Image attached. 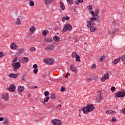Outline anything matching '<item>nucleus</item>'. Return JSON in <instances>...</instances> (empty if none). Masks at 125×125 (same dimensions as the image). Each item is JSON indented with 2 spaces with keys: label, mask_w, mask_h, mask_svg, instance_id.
I'll list each match as a JSON object with an SVG mask.
<instances>
[{
  "label": "nucleus",
  "mask_w": 125,
  "mask_h": 125,
  "mask_svg": "<svg viewBox=\"0 0 125 125\" xmlns=\"http://www.w3.org/2000/svg\"><path fill=\"white\" fill-rule=\"evenodd\" d=\"M97 21V22H99V18L95 17L90 18L89 20L87 21V26L88 28H90V31L92 33L95 32L97 29L96 27L93 26H94V22L93 21Z\"/></svg>",
  "instance_id": "nucleus-1"
},
{
  "label": "nucleus",
  "mask_w": 125,
  "mask_h": 125,
  "mask_svg": "<svg viewBox=\"0 0 125 125\" xmlns=\"http://www.w3.org/2000/svg\"><path fill=\"white\" fill-rule=\"evenodd\" d=\"M95 107L91 104H87V106L84 108H82L79 110V112H83L84 114H87L89 112H92L94 111Z\"/></svg>",
  "instance_id": "nucleus-2"
},
{
  "label": "nucleus",
  "mask_w": 125,
  "mask_h": 125,
  "mask_svg": "<svg viewBox=\"0 0 125 125\" xmlns=\"http://www.w3.org/2000/svg\"><path fill=\"white\" fill-rule=\"evenodd\" d=\"M73 29V27H72V25L70 23H67L65 24L64 26V28L62 30V33H66L67 31H71Z\"/></svg>",
  "instance_id": "nucleus-3"
},
{
  "label": "nucleus",
  "mask_w": 125,
  "mask_h": 125,
  "mask_svg": "<svg viewBox=\"0 0 125 125\" xmlns=\"http://www.w3.org/2000/svg\"><path fill=\"white\" fill-rule=\"evenodd\" d=\"M51 123L53 124V125H61V120L59 119H53L51 121Z\"/></svg>",
  "instance_id": "nucleus-4"
},
{
  "label": "nucleus",
  "mask_w": 125,
  "mask_h": 125,
  "mask_svg": "<svg viewBox=\"0 0 125 125\" xmlns=\"http://www.w3.org/2000/svg\"><path fill=\"white\" fill-rule=\"evenodd\" d=\"M44 62L47 64L53 65V60L52 59H44Z\"/></svg>",
  "instance_id": "nucleus-5"
},
{
  "label": "nucleus",
  "mask_w": 125,
  "mask_h": 125,
  "mask_svg": "<svg viewBox=\"0 0 125 125\" xmlns=\"http://www.w3.org/2000/svg\"><path fill=\"white\" fill-rule=\"evenodd\" d=\"M115 96L118 98L120 97V98L124 97V96H125V92H122V91H119L118 92L115 94Z\"/></svg>",
  "instance_id": "nucleus-6"
},
{
  "label": "nucleus",
  "mask_w": 125,
  "mask_h": 125,
  "mask_svg": "<svg viewBox=\"0 0 125 125\" xmlns=\"http://www.w3.org/2000/svg\"><path fill=\"white\" fill-rule=\"evenodd\" d=\"M15 85L14 84H11L9 87L6 88V90H8V91H10V92H14V91H15Z\"/></svg>",
  "instance_id": "nucleus-7"
},
{
  "label": "nucleus",
  "mask_w": 125,
  "mask_h": 125,
  "mask_svg": "<svg viewBox=\"0 0 125 125\" xmlns=\"http://www.w3.org/2000/svg\"><path fill=\"white\" fill-rule=\"evenodd\" d=\"M97 97H96V99L97 100H102V94H103V93L102 92H101V91H98L97 92Z\"/></svg>",
  "instance_id": "nucleus-8"
},
{
  "label": "nucleus",
  "mask_w": 125,
  "mask_h": 125,
  "mask_svg": "<svg viewBox=\"0 0 125 125\" xmlns=\"http://www.w3.org/2000/svg\"><path fill=\"white\" fill-rule=\"evenodd\" d=\"M13 68L15 70L20 68L21 67V64H20V62H16L15 63H13L12 64Z\"/></svg>",
  "instance_id": "nucleus-9"
},
{
  "label": "nucleus",
  "mask_w": 125,
  "mask_h": 125,
  "mask_svg": "<svg viewBox=\"0 0 125 125\" xmlns=\"http://www.w3.org/2000/svg\"><path fill=\"white\" fill-rule=\"evenodd\" d=\"M44 42H46V43H49L50 42H53V40H52V38L50 37H46L44 40Z\"/></svg>",
  "instance_id": "nucleus-10"
},
{
  "label": "nucleus",
  "mask_w": 125,
  "mask_h": 125,
  "mask_svg": "<svg viewBox=\"0 0 125 125\" xmlns=\"http://www.w3.org/2000/svg\"><path fill=\"white\" fill-rule=\"evenodd\" d=\"M120 60H121V57H119L118 59H115L114 61L112 62V64L116 65L119 63Z\"/></svg>",
  "instance_id": "nucleus-11"
},
{
  "label": "nucleus",
  "mask_w": 125,
  "mask_h": 125,
  "mask_svg": "<svg viewBox=\"0 0 125 125\" xmlns=\"http://www.w3.org/2000/svg\"><path fill=\"white\" fill-rule=\"evenodd\" d=\"M24 89H25V87H24V86H19L18 87V90H19V91L21 93L23 92Z\"/></svg>",
  "instance_id": "nucleus-12"
},
{
  "label": "nucleus",
  "mask_w": 125,
  "mask_h": 125,
  "mask_svg": "<svg viewBox=\"0 0 125 125\" xmlns=\"http://www.w3.org/2000/svg\"><path fill=\"white\" fill-rule=\"evenodd\" d=\"M70 70L72 72H77V67L74 66V65L72 64L70 65Z\"/></svg>",
  "instance_id": "nucleus-13"
},
{
  "label": "nucleus",
  "mask_w": 125,
  "mask_h": 125,
  "mask_svg": "<svg viewBox=\"0 0 125 125\" xmlns=\"http://www.w3.org/2000/svg\"><path fill=\"white\" fill-rule=\"evenodd\" d=\"M9 77L10 78H13L14 79H15L18 77V75L15 73H11L9 74Z\"/></svg>",
  "instance_id": "nucleus-14"
},
{
  "label": "nucleus",
  "mask_w": 125,
  "mask_h": 125,
  "mask_svg": "<svg viewBox=\"0 0 125 125\" xmlns=\"http://www.w3.org/2000/svg\"><path fill=\"white\" fill-rule=\"evenodd\" d=\"M119 31V29L118 28H115L113 31L111 32L110 30H108V34L110 35H114L116 33V32H118Z\"/></svg>",
  "instance_id": "nucleus-15"
},
{
  "label": "nucleus",
  "mask_w": 125,
  "mask_h": 125,
  "mask_svg": "<svg viewBox=\"0 0 125 125\" xmlns=\"http://www.w3.org/2000/svg\"><path fill=\"white\" fill-rule=\"evenodd\" d=\"M106 114H107V115H113L114 114H116V112L114 111L110 110L106 111Z\"/></svg>",
  "instance_id": "nucleus-16"
},
{
  "label": "nucleus",
  "mask_w": 125,
  "mask_h": 125,
  "mask_svg": "<svg viewBox=\"0 0 125 125\" xmlns=\"http://www.w3.org/2000/svg\"><path fill=\"white\" fill-rule=\"evenodd\" d=\"M106 59V57L105 56H102L99 58V61L100 62H104Z\"/></svg>",
  "instance_id": "nucleus-17"
},
{
  "label": "nucleus",
  "mask_w": 125,
  "mask_h": 125,
  "mask_svg": "<svg viewBox=\"0 0 125 125\" xmlns=\"http://www.w3.org/2000/svg\"><path fill=\"white\" fill-rule=\"evenodd\" d=\"M10 47H11V49L14 50V49H15V48H16V47H17V45H16V44H15V43H12L10 45Z\"/></svg>",
  "instance_id": "nucleus-18"
},
{
  "label": "nucleus",
  "mask_w": 125,
  "mask_h": 125,
  "mask_svg": "<svg viewBox=\"0 0 125 125\" xmlns=\"http://www.w3.org/2000/svg\"><path fill=\"white\" fill-rule=\"evenodd\" d=\"M60 6L62 10H65V6H64V3H63L62 2H60Z\"/></svg>",
  "instance_id": "nucleus-19"
},
{
  "label": "nucleus",
  "mask_w": 125,
  "mask_h": 125,
  "mask_svg": "<svg viewBox=\"0 0 125 125\" xmlns=\"http://www.w3.org/2000/svg\"><path fill=\"white\" fill-rule=\"evenodd\" d=\"M46 50H53V46L52 45H49L45 48Z\"/></svg>",
  "instance_id": "nucleus-20"
},
{
  "label": "nucleus",
  "mask_w": 125,
  "mask_h": 125,
  "mask_svg": "<svg viewBox=\"0 0 125 125\" xmlns=\"http://www.w3.org/2000/svg\"><path fill=\"white\" fill-rule=\"evenodd\" d=\"M16 24L17 25H21V20L20 18H17L16 21Z\"/></svg>",
  "instance_id": "nucleus-21"
},
{
  "label": "nucleus",
  "mask_w": 125,
  "mask_h": 125,
  "mask_svg": "<svg viewBox=\"0 0 125 125\" xmlns=\"http://www.w3.org/2000/svg\"><path fill=\"white\" fill-rule=\"evenodd\" d=\"M53 39L55 42H59L60 40V38H59V37H58V36H54Z\"/></svg>",
  "instance_id": "nucleus-22"
},
{
  "label": "nucleus",
  "mask_w": 125,
  "mask_h": 125,
  "mask_svg": "<svg viewBox=\"0 0 125 125\" xmlns=\"http://www.w3.org/2000/svg\"><path fill=\"white\" fill-rule=\"evenodd\" d=\"M3 123L5 124V125H9V122L8 121V119L5 118L4 119Z\"/></svg>",
  "instance_id": "nucleus-23"
},
{
  "label": "nucleus",
  "mask_w": 125,
  "mask_h": 125,
  "mask_svg": "<svg viewBox=\"0 0 125 125\" xmlns=\"http://www.w3.org/2000/svg\"><path fill=\"white\" fill-rule=\"evenodd\" d=\"M29 30L30 32L31 33H34V32L36 31V27L35 26H31Z\"/></svg>",
  "instance_id": "nucleus-24"
},
{
  "label": "nucleus",
  "mask_w": 125,
  "mask_h": 125,
  "mask_svg": "<svg viewBox=\"0 0 125 125\" xmlns=\"http://www.w3.org/2000/svg\"><path fill=\"white\" fill-rule=\"evenodd\" d=\"M104 77L105 78V80H108L110 78V75H109V73H107L104 75Z\"/></svg>",
  "instance_id": "nucleus-25"
},
{
  "label": "nucleus",
  "mask_w": 125,
  "mask_h": 125,
  "mask_svg": "<svg viewBox=\"0 0 125 125\" xmlns=\"http://www.w3.org/2000/svg\"><path fill=\"white\" fill-rule=\"evenodd\" d=\"M2 98L5 100H7L9 97H8V94H6L5 95H3L2 96Z\"/></svg>",
  "instance_id": "nucleus-26"
},
{
  "label": "nucleus",
  "mask_w": 125,
  "mask_h": 125,
  "mask_svg": "<svg viewBox=\"0 0 125 125\" xmlns=\"http://www.w3.org/2000/svg\"><path fill=\"white\" fill-rule=\"evenodd\" d=\"M22 60L23 62H24L25 63H27V62L29 61V59H28V58L26 57H24L22 58Z\"/></svg>",
  "instance_id": "nucleus-27"
},
{
  "label": "nucleus",
  "mask_w": 125,
  "mask_h": 125,
  "mask_svg": "<svg viewBox=\"0 0 125 125\" xmlns=\"http://www.w3.org/2000/svg\"><path fill=\"white\" fill-rule=\"evenodd\" d=\"M42 34L43 36H46L48 34V31L47 30H43Z\"/></svg>",
  "instance_id": "nucleus-28"
},
{
  "label": "nucleus",
  "mask_w": 125,
  "mask_h": 125,
  "mask_svg": "<svg viewBox=\"0 0 125 125\" xmlns=\"http://www.w3.org/2000/svg\"><path fill=\"white\" fill-rule=\"evenodd\" d=\"M52 0H45V4H50L52 2Z\"/></svg>",
  "instance_id": "nucleus-29"
},
{
  "label": "nucleus",
  "mask_w": 125,
  "mask_h": 125,
  "mask_svg": "<svg viewBox=\"0 0 125 125\" xmlns=\"http://www.w3.org/2000/svg\"><path fill=\"white\" fill-rule=\"evenodd\" d=\"M18 53H20V54H22L24 53V49H19L18 50Z\"/></svg>",
  "instance_id": "nucleus-30"
},
{
  "label": "nucleus",
  "mask_w": 125,
  "mask_h": 125,
  "mask_svg": "<svg viewBox=\"0 0 125 125\" xmlns=\"http://www.w3.org/2000/svg\"><path fill=\"white\" fill-rule=\"evenodd\" d=\"M50 98H51V99H55L56 97H55V95L54 94H51L50 95Z\"/></svg>",
  "instance_id": "nucleus-31"
},
{
  "label": "nucleus",
  "mask_w": 125,
  "mask_h": 125,
  "mask_svg": "<svg viewBox=\"0 0 125 125\" xmlns=\"http://www.w3.org/2000/svg\"><path fill=\"white\" fill-rule=\"evenodd\" d=\"M75 58L76 59V61H77L78 62H80L81 61V60L80 59V56H79V55H77Z\"/></svg>",
  "instance_id": "nucleus-32"
},
{
  "label": "nucleus",
  "mask_w": 125,
  "mask_h": 125,
  "mask_svg": "<svg viewBox=\"0 0 125 125\" xmlns=\"http://www.w3.org/2000/svg\"><path fill=\"white\" fill-rule=\"evenodd\" d=\"M98 13H99V10H98V9L96 10L95 11V15H93L92 17L97 16V14H98Z\"/></svg>",
  "instance_id": "nucleus-33"
},
{
  "label": "nucleus",
  "mask_w": 125,
  "mask_h": 125,
  "mask_svg": "<svg viewBox=\"0 0 125 125\" xmlns=\"http://www.w3.org/2000/svg\"><path fill=\"white\" fill-rule=\"evenodd\" d=\"M77 55H78V54L77 53L73 52L72 54V58H75Z\"/></svg>",
  "instance_id": "nucleus-34"
},
{
  "label": "nucleus",
  "mask_w": 125,
  "mask_h": 125,
  "mask_svg": "<svg viewBox=\"0 0 125 125\" xmlns=\"http://www.w3.org/2000/svg\"><path fill=\"white\" fill-rule=\"evenodd\" d=\"M29 5L30 6H34V5H35V2L32 1H30Z\"/></svg>",
  "instance_id": "nucleus-35"
},
{
  "label": "nucleus",
  "mask_w": 125,
  "mask_h": 125,
  "mask_svg": "<svg viewBox=\"0 0 125 125\" xmlns=\"http://www.w3.org/2000/svg\"><path fill=\"white\" fill-rule=\"evenodd\" d=\"M106 80V79L104 76L102 77L100 79L101 82H105Z\"/></svg>",
  "instance_id": "nucleus-36"
},
{
  "label": "nucleus",
  "mask_w": 125,
  "mask_h": 125,
  "mask_svg": "<svg viewBox=\"0 0 125 125\" xmlns=\"http://www.w3.org/2000/svg\"><path fill=\"white\" fill-rule=\"evenodd\" d=\"M30 50L32 51V52H34V51H36V48L34 47H31L30 48Z\"/></svg>",
  "instance_id": "nucleus-37"
},
{
  "label": "nucleus",
  "mask_w": 125,
  "mask_h": 125,
  "mask_svg": "<svg viewBox=\"0 0 125 125\" xmlns=\"http://www.w3.org/2000/svg\"><path fill=\"white\" fill-rule=\"evenodd\" d=\"M88 10L90 11V10H92V6L91 5H89L87 6Z\"/></svg>",
  "instance_id": "nucleus-38"
},
{
  "label": "nucleus",
  "mask_w": 125,
  "mask_h": 125,
  "mask_svg": "<svg viewBox=\"0 0 125 125\" xmlns=\"http://www.w3.org/2000/svg\"><path fill=\"white\" fill-rule=\"evenodd\" d=\"M61 92H64V91H66V88L64 87H62L61 88Z\"/></svg>",
  "instance_id": "nucleus-39"
},
{
  "label": "nucleus",
  "mask_w": 125,
  "mask_h": 125,
  "mask_svg": "<svg viewBox=\"0 0 125 125\" xmlns=\"http://www.w3.org/2000/svg\"><path fill=\"white\" fill-rule=\"evenodd\" d=\"M67 1L69 4H73V3H74L73 0H67Z\"/></svg>",
  "instance_id": "nucleus-40"
},
{
  "label": "nucleus",
  "mask_w": 125,
  "mask_h": 125,
  "mask_svg": "<svg viewBox=\"0 0 125 125\" xmlns=\"http://www.w3.org/2000/svg\"><path fill=\"white\" fill-rule=\"evenodd\" d=\"M49 100V97L47 96L44 99V102H48Z\"/></svg>",
  "instance_id": "nucleus-41"
},
{
  "label": "nucleus",
  "mask_w": 125,
  "mask_h": 125,
  "mask_svg": "<svg viewBox=\"0 0 125 125\" xmlns=\"http://www.w3.org/2000/svg\"><path fill=\"white\" fill-rule=\"evenodd\" d=\"M119 57H120L122 61H125V55H124L122 56H120Z\"/></svg>",
  "instance_id": "nucleus-42"
},
{
  "label": "nucleus",
  "mask_w": 125,
  "mask_h": 125,
  "mask_svg": "<svg viewBox=\"0 0 125 125\" xmlns=\"http://www.w3.org/2000/svg\"><path fill=\"white\" fill-rule=\"evenodd\" d=\"M17 60H18V57H16L15 58H14L13 60H12V62H13V63H15V62H17Z\"/></svg>",
  "instance_id": "nucleus-43"
},
{
  "label": "nucleus",
  "mask_w": 125,
  "mask_h": 125,
  "mask_svg": "<svg viewBox=\"0 0 125 125\" xmlns=\"http://www.w3.org/2000/svg\"><path fill=\"white\" fill-rule=\"evenodd\" d=\"M115 90H116V88L114 86H113L111 88V91L112 92H115Z\"/></svg>",
  "instance_id": "nucleus-44"
},
{
  "label": "nucleus",
  "mask_w": 125,
  "mask_h": 125,
  "mask_svg": "<svg viewBox=\"0 0 125 125\" xmlns=\"http://www.w3.org/2000/svg\"><path fill=\"white\" fill-rule=\"evenodd\" d=\"M45 96L47 97L48 95H49V92L48 91H45L44 92Z\"/></svg>",
  "instance_id": "nucleus-45"
},
{
  "label": "nucleus",
  "mask_w": 125,
  "mask_h": 125,
  "mask_svg": "<svg viewBox=\"0 0 125 125\" xmlns=\"http://www.w3.org/2000/svg\"><path fill=\"white\" fill-rule=\"evenodd\" d=\"M38 72H39V70H38V69H35L33 70V73L34 74H37Z\"/></svg>",
  "instance_id": "nucleus-46"
},
{
  "label": "nucleus",
  "mask_w": 125,
  "mask_h": 125,
  "mask_svg": "<svg viewBox=\"0 0 125 125\" xmlns=\"http://www.w3.org/2000/svg\"><path fill=\"white\" fill-rule=\"evenodd\" d=\"M33 69H37V68H38V65L37 64H34L33 66Z\"/></svg>",
  "instance_id": "nucleus-47"
},
{
  "label": "nucleus",
  "mask_w": 125,
  "mask_h": 125,
  "mask_svg": "<svg viewBox=\"0 0 125 125\" xmlns=\"http://www.w3.org/2000/svg\"><path fill=\"white\" fill-rule=\"evenodd\" d=\"M86 81H87V82H90V81H92V78H87Z\"/></svg>",
  "instance_id": "nucleus-48"
},
{
  "label": "nucleus",
  "mask_w": 125,
  "mask_h": 125,
  "mask_svg": "<svg viewBox=\"0 0 125 125\" xmlns=\"http://www.w3.org/2000/svg\"><path fill=\"white\" fill-rule=\"evenodd\" d=\"M92 69H95L96 68V65L95 64H93L91 66Z\"/></svg>",
  "instance_id": "nucleus-49"
},
{
  "label": "nucleus",
  "mask_w": 125,
  "mask_h": 125,
  "mask_svg": "<svg viewBox=\"0 0 125 125\" xmlns=\"http://www.w3.org/2000/svg\"><path fill=\"white\" fill-rule=\"evenodd\" d=\"M78 2H79V3H82L83 2V0H78Z\"/></svg>",
  "instance_id": "nucleus-50"
},
{
  "label": "nucleus",
  "mask_w": 125,
  "mask_h": 125,
  "mask_svg": "<svg viewBox=\"0 0 125 125\" xmlns=\"http://www.w3.org/2000/svg\"><path fill=\"white\" fill-rule=\"evenodd\" d=\"M122 112L124 115H125V108L122 110Z\"/></svg>",
  "instance_id": "nucleus-51"
},
{
  "label": "nucleus",
  "mask_w": 125,
  "mask_h": 125,
  "mask_svg": "<svg viewBox=\"0 0 125 125\" xmlns=\"http://www.w3.org/2000/svg\"><path fill=\"white\" fill-rule=\"evenodd\" d=\"M3 54H4L3 53L0 52V57H2V56H3Z\"/></svg>",
  "instance_id": "nucleus-52"
},
{
  "label": "nucleus",
  "mask_w": 125,
  "mask_h": 125,
  "mask_svg": "<svg viewBox=\"0 0 125 125\" xmlns=\"http://www.w3.org/2000/svg\"><path fill=\"white\" fill-rule=\"evenodd\" d=\"M62 21L64 22V21H66V17H63L62 18Z\"/></svg>",
  "instance_id": "nucleus-53"
},
{
  "label": "nucleus",
  "mask_w": 125,
  "mask_h": 125,
  "mask_svg": "<svg viewBox=\"0 0 125 125\" xmlns=\"http://www.w3.org/2000/svg\"><path fill=\"white\" fill-rule=\"evenodd\" d=\"M90 13H91V14H92V15H95V14L94 13V11H91L90 12Z\"/></svg>",
  "instance_id": "nucleus-54"
},
{
  "label": "nucleus",
  "mask_w": 125,
  "mask_h": 125,
  "mask_svg": "<svg viewBox=\"0 0 125 125\" xmlns=\"http://www.w3.org/2000/svg\"><path fill=\"white\" fill-rule=\"evenodd\" d=\"M60 108H61V105L59 104V105L57 106V109H60Z\"/></svg>",
  "instance_id": "nucleus-55"
},
{
  "label": "nucleus",
  "mask_w": 125,
  "mask_h": 125,
  "mask_svg": "<svg viewBox=\"0 0 125 125\" xmlns=\"http://www.w3.org/2000/svg\"><path fill=\"white\" fill-rule=\"evenodd\" d=\"M43 78H47V75H46V74H43L42 75Z\"/></svg>",
  "instance_id": "nucleus-56"
},
{
  "label": "nucleus",
  "mask_w": 125,
  "mask_h": 125,
  "mask_svg": "<svg viewBox=\"0 0 125 125\" xmlns=\"http://www.w3.org/2000/svg\"><path fill=\"white\" fill-rule=\"evenodd\" d=\"M116 118H115V117H113V118H112V122H116Z\"/></svg>",
  "instance_id": "nucleus-57"
},
{
  "label": "nucleus",
  "mask_w": 125,
  "mask_h": 125,
  "mask_svg": "<svg viewBox=\"0 0 125 125\" xmlns=\"http://www.w3.org/2000/svg\"><path fill=\"white\" fill-rule=\"evenodd\" d=\"M70 19V17L68 16L65 17V20H69Z\"/></svg>",
  "instance_id": "nucleus-58"
},
{
  "label": "nucleus",
  "mask_w": 125,
  "mask_h": 125,
  "mask_svg": "<svg viewBox=\"0 0 125 125\" xmlns=\"http://www.w3.org/2000/svg\"><path fill=\"white\" fill-rule=\"evenodd\" d=\"M36 88H38V86H34L32 87L33 89H36Z\"/></svg>",
  "instance_id": "nucleus-59"
},
{
  "label": "nucleus",
  "mask_w": 125,
  "mask_h": 125,
  "mask_svg": "<svg viewBox=\"0 0 125 125\" xmlns=\"http://www.w3.org/2000/svg\"><path fill=\"white\" fill-rule=\"evenodd\" d=\"M68 76H70V73H69V72H68V73L66 74V76H65V78H67Z\"/></svg>",
  "instance_id": "nucleus-60"
},
{
  "label": "nucleus",
  "mask_w": 125,
  "mask_h": 125,
  "mask_svg": "<svg viewBox=\"0 0 125 125\" xmlns=\"http://www.w3.org/2000/svg\"><path fill=\"white\" fill-rule=\"evenodd\" d=\"M3 120H4V118H3V117L0 118V121H3Z\"/></svg>",
  "instance_id": "nucleus-61"
},
{
  "label": "nucleus",
  "mask_w": 125,
  "mask_h": 125,
  "mask_svg": "<svg viewBox=\"0 0 125 125\" xmlns=\"http://www.w3.org/2000/svg\"><path fill=\"white\" fill-rule=\"evenodd\" d=\"M27 96L28 97H31V96H32V94H28Z\"/></svg>",
  "instance_id": "nucleus-62"
},
{
  "label": "nucleus",
  "mask_w": 125,
  "mask_h": 125,
  "mask_svg": "<svg viewBox=\"0 0 125 125\" xmlns=\"http://www.w3.org/2000/svg\"><path fill=\"white\" fill-rule=\"evenodd\" d=\"M76 4H77V5H78L79 3H78V2H76Z\"/></svg>",
  "instance_id": "nucleus-63"
},
{
  "label": "nucleus",
  "mask_w": 125,
  "mask_h": 125,
  "mask_svg": "<svg viewBox=\"0 0 125 125\" xmlns=\"http://www.w3.org/2000/svg\"><path fill=\"white\" fill-rule=\"evenodd\" d=\"M43 45L44 46V45H45V43H43Z\"/></svg>",
  "instance_id": "nucleus-64"
}]
</instances>
